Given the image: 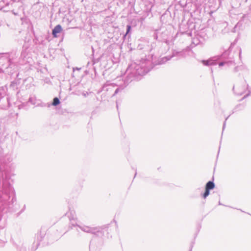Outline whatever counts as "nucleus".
Here are the masks:
<instances>
[{"label": "nucleus", "instance_id": "obj_1", "mask_svg": "<svg viewBox=\"0 0 251 251\" xmlns=\"http://www.w3.org/2000/svg\"><path fill=\"white\" fill-rule=\"evenodd\" d=\"M150 65L151 62L148 60H143L139 64L134 63L127 69L126 72L133 76L144 75L150 71Z\"/></svg>", "mask_w": 251, "mask_h": 251}, {"label": "nucleus", "instance_id": "obj_2", "mask_svg": "<svg viewBox=\"0 0 251 251\" xmlns=\"http://www.w3.org/2000/svg\"><path fill=\"white\" fill-rule=\"evenodd\" d=\"M70 221L71 222V224L73 226H78L81 230H82L83 231L92 233L94 234H97V233L99 232L100 231V228L97 227H90L86 226H80L76 224V218L75 216H72V217H71L69 216Z\"/></svg>", "mask_w": 251, "mask_h": 251}, {"label": "nucleus", "instance_id": "obj_3", "mask_svg": "<svg viewBox=\"0 0 251 251\" xmlns=\"http://www.w3.org/2000/svg\"><path fill=\"white\" fill-rule=\"evenodd\" d=\"M188 51L187 50H183L181 51H174L171 56H166L161 58L159 60V64H162L165 63L167 61L170 60L173 57L176 56L178 59L185 58L188 55Z\"/></svg>", "mask_w": 251, "mask_h": 251}, {"label": "nucleus", "instance_id": "obj_4", "mask_svg": "<svg viewBox=\"0 0 251 251\" xmlns=\"http://www.w3.org/2000/svg\"><path fill=\"white\" fill-rule=\"evenodd\" d=\"M233 89L237 95H241L246 92L247 89V85L245 83L244 85L242 86L241 89L238 87L235 88L234 87L233 88Z\"/></svg>", "mask_w": 251, "mask_h": 251}, {"label": "nucleus", "instance_id": "obj_5", "mask_svg": "<svg viewBox=\"0 0 251 251\" xmlns=\"http://www.w3.org/2000/svg\"><path fill=\"white\" fill-rule=\"evenodd\" d=\"M11 186L8 183H4L2 186V192L5 195L7 198H9V192L11 190Z\"/></svg>", "mask_w": 251, "mask_h": 251}, {"label": "nucleus", "instance_id": "obj_6", "mask_svg": "<svg viewBox=\"0 0 251 251\" xmlns=\"http://www.w3.org/2000/svg\"><path fill=\"white\" fill-rule=\"evenodd\" d=\"M62 28L61 26L60 25H56L54 28L52 29V35L53 37H57V34L59 33L62 31Z\"/></svg>", "mask_w": 251, "mask_h": 251}, {"label": "nucleus", "instance_id": "obj_7", "mask_svg": "<svg viewBox=\"0 0 251 251\" xmlns=\"http://www.w3.org/2000/svg\"><path fill=\"white\" fill-rule=\"evenodd\" d=\"M201 62L203 63L204 65L205 66H209L215 64L214 61L212 59H209L207 60H202Z\"/></svg>", "mask_w": 251, "mask_h": 251}, {"label": "nucleus", "instance_id": "obj_8", "mask_svg": "<svg viewBox=\"0 0 251 251\" xmlns=\"http://www.w3.org/2000/svg\"><path fill=\"white\" fill-rule=\"evenodd\" d=\"M214 186L215 184L213 183V182L209 181L207 183L206 185L205 189L210 190L211 189H213L214 188Z\"/></svg>", "mask_w": 251, "mask_h": 251}, {"label": "nucleus", "instance_id": "obj_9", "mask_svg": "<svg viewBox=\"0 0 251 251\" xmlns=\"http://www.w3.org/2000/svg\"><path fill=\"white\" fill-rule=\"evenodd\" d=\"M59 102H60V101H59V99L57 98H54L53 99L52 105L54 106H56V105H58L59 103Z\"/></svg>", "mask_w": 251, "mask_h": 251}, {"label": "nucleus", "instance_id": "obj_10", "mask_svg": "<svg viewBox=\"0 0 251 251\" xmlns=\"http://www.w3.org/2000/svg\"><path fill=\"white\" fill-rule=\"evenodd\" d=\"M209 195V190L205 189V191L203 195V198L205 199Z\"/></svg>", "mask_w": 251, "mask_h": 251}, {"label": "nucleus", "instance_id": "obj_11", "mask_svg": "<svg viewBox=\"0 0 251 251\" xmlns=\"http://www.w3.org/2000/svg\"><path fill=\"white\" fill-rule=\"evenodd\" d=\"M29 101L32 104H35V99L33 97H30L29 99Z\"/></svg>", "mask_w": 251, "mask_h": 251}, {"label": "nucleus", "instance_id": "obj_12", "mask_svg": "<svg viewBox=\"0 0 251 251\" xmlns=\"http://www.w3.org/2000/svg\"><path fill=\"white\" fill-rule=\"evenodd\" d=\"M130 29H131V26L130 25H127V30H126V35L129 32Z\"/></svg>", "mask_w": 251, "mask_h": 251}, {"label": "nucleus", "instance_id": "obj_13", "mask_svg": "<svg viewBox=\"0 0 251 251\" xmlns=\"http://www.w3.org/2000/svg\"><path fill=\"white\" fill-rule=\"evenodd\" d=\"M91 92L89 93L88 92H84L82 93V95L84 97H86L87 96H88L89 95V94H90Z\"/></svg>", "mask_w": 251, "mask_h": 251}, {"label": "nucleus", "instance_id": "obj_14", "mask_svg": "<svg viewBox=\"0 0 251 251\" xmlns=\"http://www.w3.org/2000/svg\"><path fill=\"white\" fill-rule=\"evenodd\" d=\"M240 67H241L240 66H236V67H235L234 68L233 71L234 72H237L239 70V69L240 68Z\"/></svg>", "mask_w": 251, "mask_h": 251}, {"label": "nucleus", "instance_id": "obj_15", "mask_svg": "<svg viewBox=\"0 0 251 251\" xmlns=\"http://www.w3.org/2000/svg\"><path fill=\"white\" fill-rule=\"evenodd\" d=\"M226 64H228V62H220L219 64V65L220 67H221V66H222Z\"/></svg>", "mask_w": 251, "mask_h": 251}, {"label": "nucleus", "instance_id": "obj_16", "mask_svg": "<svg viewBox=\"0 0 251 251\" xmlns=\"http://www.w3.org/2000/svg\"><path fill=\"white\" fill-rule=\"evenodd\" d=\"M119 91H120V89L119 88L116 89V90H115V93H114V94H113V96H115L116 94H117Z\"/></svg>", "mask_w": 251, "mask_h": 251}, {"label": "nucleus", "instance_id": "obj_17", "mask_svg": "<svg viewBox=\"0 0 251 251\" xmlns=\"http://www.w3.org/2000/svg\"><path fill=\"white\" fill-rule=\"evenodd\" d=\"M108 82H107L106 83H105L104 85H103V89H104V88L107 86V85H108L109 84L107 83Z\"/></svg>", "mask_w": 251, "mask_h": 251}, {"label": "nucleus", "instance_id": "obj_18", "mask_svg": "<svg viewBox=\"0 0 251 251\" xmlns=\"http://www.w3.org/2000/svg\"><path fill=\"white\" fill-rule=\"evenodd\" d=\"M225 123L224 124V126H223V128H225Z\"/></svg>", "mask_w": 251, "mask_h": 251}, {"label": "nucleus", "instance_id": "obj_19", "mask_svg": "<svg viewBox=\"0 0 251 251\" xmlns=\"http://www.w3.org/2000/svg\"><path fill=\"white\" fill-rule=\"evenodd\" d=\"M237 25H237L234 27V28H236V27H237Z\"/></svg>", "mask_w": 251, "mask_h": 251}]
</instances>
